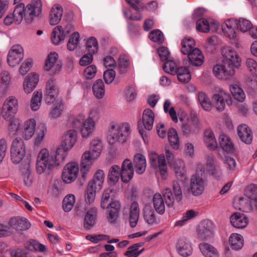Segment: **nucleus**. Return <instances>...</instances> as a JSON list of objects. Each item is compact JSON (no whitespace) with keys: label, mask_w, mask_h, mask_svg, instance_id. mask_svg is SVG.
<instances>
[{"label":"nucleus","mask_w":257,"mask_h":257,"mask_svg":"<svg viewBox=\"0 0 257 257\" xmlns=\"http://www.w3.org/2000/svg\"><path fill=\"white\" fill-rule=\"evenodd\" d=\"M52 107L50 108L48 116L51 120L56 119L61 117L64 111V104L62 100L51 103Z\"/></svg>","instance_id":"e433bc0d"},{"label":"nucleus","mask_w":257,"mask_h":257,"mask_svg":"<svg viewBox=\"0 0 257 257\" xmlns=\"http://www.w3.org/2000/svg\"><path fill=\"white\" fill-rule=\"evenodd\" d=\"M229 244L232 249L238 250L240 249L244 244L243 236L238 233H231L228 239Z\"/></svg>","instance_id":"a19ab883"},{"label":"nucleus","mask_w":257,"mask_h":257,"mask_svg":"<svg viewBox=\"0 0 257 257\" xmlns=\"http://www.w3.org/2000/svg\"><path fill=\"white\" fill-rule=\"evenodd\" d=\"M24 52L23 47L18 44L13 45L7 55V63L11 67L18 66L23 60Z\"/></svg>","instance_id":"f8f14e48"},{"label":"nucleus","mask_w":257,"mask_h":257,"mask_svg":"<svg viewBox=\"0 0 257 257\" xmlns=\"http://www.w3.org/2000/svg\"><path fill=\"white\" fill-rule=\"evenodd\" d=\"M206 185V180L202 173H196L190 180V188L191 193L194 196H199L203 193Z\"/></svg>","instance_id":"6e6552de"},{"label":"nucleus","mask_w":257,"mask_h":257,"mask_svg":"<svg viewBox=\"0 0 257 257\" xmlns=\"http://www.w3.org/2000/svg\"><path fill=\"white\" fill-rule=\"evenodd\" d=\"M212 71L214 75L218 79L227 80L235 74V70L228 65L224 64H216L213 67Z\"/></svg>","instance_id":"f3484780"},{"label":"nucleus","mask_w":257,"mask_h":257,"mask_svg":"<svg viewBox=\"0 0 257 257\" xmlns=\"http://www.w3.org/2000/svg\"><path fill=\"white\" fill-rule=\"evenodd\" d=\"M171 165L173 166L175 174L177 177H181L184 176L185 173V164L182 160H176Z\"/></svg>","instance_id":"052dcab7"},{"label":"nucleus","mask_w":257,"mask_h":257,"mask_svg":"<svg viewBox=\"0 0 257 257\" xmlns=\"http://www.w3.org/2000/svg\"><path fill=\"white\" fill-rule=\"evenodd\" d=\"M107 209L106 219L110 223H114L116 222L119 214L120 204L119 202H113Z\"/></svg>","instance_id":"72a5a7b5"},{"label":"nucleus","mask_w":257,"mask_h":257,"mask_svg":"<svg viewBox=\"0 0 257 257\" xmlns=\"http://www.w3.org/2000/svg\"><path fill=\"white\" fill-rule=\"evenodd\" d=\"M43 94L41 91H36L33 94L29 106L32 111H37L42 104Z\"/></svg>","instance_id":"8fccbe9b"},{"label":"nucleus","mask_w":257,"mask_h":257,"mask_svg":"<svg viewBox=\"0 0 257 257\" xmlns=\"http://www.w3.org/2000/svg\"><path fill=\"white\" fill-rule=\"evenodd\" d=\"M206 162V171L213 178L219 179L222 176V170L215 157L212 155H209L207 157Z\"/></svg>","instance_id":"412c9836"},{"label":"nucleus","mask_w":257,"mask_h":257,"mask_svg":"<svg viewBox=\"0 0 257 257\" xmlns=\"http://www.w3.org/2000/svg\"><path fill=\"white\" fill-rule=\"evenodd\" d=\"M97 214V209L95 207H91L86 211L83 222V227L85 229H90L94 226Z\"/></svg>","instance_id":"bb28decb"},{"label":"nucleus","mask_w":257,"mask_h":257,"mask_svg":"<svg viewBox=\"0 0 257 257\" xmlns=\"http://www.w3.org/2000/svg\"><path fill=\"white\" fill-rule=\"evenodd\" d=\"M9 227L21 231L23 230H27L30 227V223L28 220L25 218L16 217L12 218L9 222Z\"/></svg>","instance_id":"c756f323"},{"label":"nucleus","mask_w":257,"mask_h":257,"mask_svg":"<svg viewBox=\"0 0 257 257\" xmlns=\"http://www.w3.org/2000/svg\"><path fill=\"white\" fill-rule=\"evenodd\" d=\"M156 167H152L156 171L159 172L162 178L165 177L167 172V166L164 155H160V158L157 161Z\"/></svg>","instance_id":"13d9d810"},{"label":"nucleus","mask_w":257,"mask_h":257,"mask_svg":"<svg viewBox=\"0 0 257 257\" xmlns=\"http://www.w3.org/2000/svg\"><path fill=\"white\" fill-rule=\"evenodd\" d=\"M113 189L111 188L105 189L102 194L101 200V207L103 209H106L114 202H118L113 200Z\"/></svg>","instance_id":"ea45409f"},{"label":"nucleus","mask_w":257,"mask_h":257,"mask_svg":"<svg viewBox=\"0 0 257 257\" xmlns=\"http://www.w3.org/2000/svg\"><path fill=\"white\" fill-rule=\"evenodd\" d=\"M104 180V173L102 170H98L94 174L93 179L88 184L92 183L93 187L101 189Z\"/></svg>","instance_id":"864d4df0"},{"label":"nucleus","mask_w":257,"mask_h":257,"mask_svg":"<svg viewBox=\"0 0 257 257\" xmlns=\"http://www.w3.org/2000/svg\"><path fill=\"white\" fill-rule=\"evenodd\" d=\"M121 177L120 168L119 166L113 165L109 169L107 178L109 184L114 185L116 183Z\"/></svg>","instance_id":"49530a36"},{"label":"nucleus","mask_w":257,"mask_h":257,"mask_svg":"<svg viewBox=\"0 0 257 257\" xmlns=\"http://www.w3.org/2000/svg\"><path fill=\"white\" fill-rule=\"evenodd\" d=\"M131 133V126L128 123L111 122L107 131L108 142L110 145L123 143L129 138Z\"/></svg>","instance_id":"f03ea898"},{"label":"nucleus","mask_w":257,"mask_h":257,"mask_svg":"<svg viewBox=\"0 0 257 257\" xmlns=\"http://www.w3.org/2000/svg\"><path fill=\"white\" fill-rule=\"evenodd\" d=\"M182 123V131L185 135L197 132L199 130L198 121L196 118H189L184 116L180 118Z\"/></svg>","instance_id":"6ab92c4d"},{"label":"nucleus","mask_w":257,"mask_h":257,"mask_svg":"<svg viewBox=\"0 0 257 257\" xmlns=\"http://www.w3.org/2000/svg\"><path fill=\"white\" fill-rule=\"evenodd\" d=\"M176 74L178 80L181 82H188L191 79L188 70L183 66L178 67Z\"/></svg>","instance_id":"e2e57ef3"},{"label":"nucleus","mask_w":257,"mask_h":257,"mask_svg":"<svg viewBox=\"0 0 257 257\" xmlns=\"http://www.w3.org/2000/svg\"><path fill=\"white\" fill-rule=\"evenodd\" d=\"M237 133L242 142L249 144L252 140V134L250 128L245 124H242L237 128Z\"/></svg>","instance_id":"473e14b6"},{"label":"nucleus","mask_w":257,"mask_h":257,"mask_svg":"<svg viewBox=\"0 0 257 257\" xmlns=\"http://www.w3.org/2000/svg\"><path fill=\"white\" fill-rule=\"evenodd\" d=\"M26 154V145L21 138L15 139L11 147V159L14 164H19L23 160Z\"/></svg>","instance_id":"39448f33"},{"label":"nucleus","mask_w":257,"mask_h":257,"mask_svg":"<svg viewBox=\"0 0 257 257\" xmlns=\"http://www.w3.org/2000/svg\"><path fill=\"white\" fill-rule=\"evenodd\" d=\"M42 4L40 0H33L25 7V20L28 23H32L35 17H38L42 12Z\"/></svg>","instance_id":"2eb2a0df"},{"label":"nucleus","mask_w":257,"mask_h":257,"mask_svg":"<svg viewBox=\"0 0 257 257\" xmlns=\"http://www.w3.org/2000/svg\"><path fill=\"white\" fill-rule=\"evenodd\" d=\"M47 132L46 124L41 123L38 124L34 134L33 146L35 148L39 147L42 144Z\"/></svg>","instance_id":"2f4dec72"},{"label":"nucleus","mask_w":257,"mask_h":257,"mask_svg":"<svg viewBox=\"0 0 257 257\" xmlns=\"http://www.w3.org/2000/svg\"><path fill=\"white\" fill-rule=\"evenodd\" d=\"M128 220L130 225L132 227H135L138 223L140 215V207L138 202H133L128 208Z\"/></svg>","instance_id":"7c9ffc66"},{"label":"nucleus","mask_w":257,"mask_h":257,"mask_svg":"<svg viewBox=\"0 0 257 257\" xmlns=\"http://www.w3.org/2000/svg\"><path fill=\"white\" fill-rule=\"evenodd\" d=\"M168 137L170 145L175 149H179L180 146L179 137L175 129L171 128L169 130Z\"/></svg>","instance_id":"680f3d73"},{"label":"nucleus","mask_w":257,"mask_h":257,"mask_svg":"<svg viewBox=\"0 0 257 257\" xmlns=\"http://www.w3.org/2000/svg\"><path fill=\"white\" fill-rule=\"evenodd\" d=\"M155 118L153 110L150 108L145 109L143 113L142 121L145 130L150 131L152 129Z\"/></svg>","instance_id":"f704fd0d"},{"label":"nucleus","mask_w":257,"mask_h":257,"mask_svg":"<svg viewBox=\"0 0 257 257\" xmlns=\"http://www.w3.org/2000/svg\"><path fill=\"white\" fill-rule=\"evenodd\" d=\"M121 179L124 183L128 182L133 177L134 170L132 162L128 159H125L120 169Z\"/></svg>","instance_id":"b1692460"},{"label":"nucleus","mask_w":257,"mask_h":257,"mask_svg":"<svg viewBox=\"0 0 257 257\" xmlns=\"http://www.w3.org/2000/svg\"><path fill=\"white\" fill-rule=\"evenodd\" d=\"M92 183L88 184L85 193V200L87 204L93 203L95 198V190L97 188L93 187Z\"/></svg>","instance_id":"774afa93"},{"label":"nucleus","mask_w":257,"mask_h":257,"mask_svg":"<svg viewBox=\"0 0 257 257\" xmlns=\"http://www.w3.org/2000/svg\"><path fill=\"white\" fill-rule=\"evenodd\" d=\"M58 54L56 52H51L47 56L44 64V70L50 75H54L60 72L62 64L58 60Z\"/></svg>","instance_id":"9d476101"},{"label":"nucleus","mask_w":257,"mask_h":257,"mask_svg":"<svg viewBox=\"0 0 257 257\" xmlns=\"http://www.w3.org/2000/svg\"><path fill=\"white\" fill-rule=\"evenodd\" d=\"M103 149V144L102 141L97 138L93 139L89 145V149L87 151L89 152L92 154L94 155L97 157H99Z\"/></svg>","instance_id":"a18cd8bd"},{"label":"nucleus","mask_w":257,"mask_h":257,"mask_svg":"<svg viewBox=\"0 0 257 257\" xmlns=\"http://www.w3.org/2000/svg\"><path fill=\"white\" fill-rule=\"evenodd\" d=\"M39 80V75L31 72L25 78L23 83V90L26 94L31 93L36 87Z\"/></svg>","instance_id":"4be33fe9"},{"label":"nucleus","mask_w":257,"mask_h":257,"mask_svg":"<svg viewBox=\"0 0 257 257\" xmlns=\"http://www.w3.org/2000/svg\"><path fill=\"white\" fill-rule=\"evenodd\" d=\"M219 143L220 147L224 151L227 153H231L233 151V146L232 143L225 135H220Z\"/></svg>","instance_id":"4d7b16f0"},{"label":"nucleus","mask_w":257,"mask_h":257,"mask_svg":"<svg viewBox=\"0 0 257 257\" xmlns=\"http://www.w3.org/2000/svg\"><path fill=\"white\" fill-rule=\"evenodd\" d=\"M80 35L78 32H74L70 37L68 43L67 49L69 51H74L79 46Z\"/></svg>","instance_id":"0e129e2a"},{"label":"nucleus","mask_w":257,"mask_h":257,"mask_svg":"<svg viewBox=\"0 0 257 257\" xmlns=\"http://www.w3.org/2000/svg\"><path fill=\"white\" fill-rule=\"evenodd\" d=\"M25 6L23 3L17 5L13 13H9L4 20V23L6 26H10L12 24H20L23 21V17L25 16Z\"/></svg>","instance_id":"9b49d317"},{"label":"nucleus","mask_w":257,"mask_h":257,"mask_svg":"<svg viewBox=\"0 0 257 257\" xmlns=\"http://www.w3.org/2000/svg\"><path fill=\"white\" fill-rule=\"evenodd\" d=\"M63 9L60 4H55L51 8L48 17V21L50 25L58 24L62 19Z\"/></svg>","instance_id":"393cba45"},{"label":"nucleus","mask_w":257,"mask_h":257,"mask_svg":"<svg viewBox=\"0 0 257 257\" xmlns=\"http://www.w3.org/2000/svg\"><path fill=\"white\" fill-rule=\"evenodd\" d=\"M187 55L189 62L194 66H200L204 62L203 55L198 48L193 49Z\"/></svg>","instance_id":"c9c22d12"},{"label":"nucleus","mask_w":257,"mask_h":257,"mask_svg":"<svg viewBox=\"0 0 257 257\" xmlns=\"http://www.w3.org/2000/svg\"><path fill=\"white\" fill-rule=\"evenodd\" d=\"M94 96L98 99L102 98L105 94L104 84L101 79L96 80L92 86Z\"/></svg>","instance_id":"5fc2aeb1"},{"label":"nucleus","mask_w":257,"mask_h":257,"mask_svg":"<svg viewBox=\"0 0 257 257\" xmlns=\"http://www.w3.org/2000/svg\"><path fill=\"white\" fill-rule=\"evenodd\" d=\"M176 247L178 253L183 257H188L192 253L193 247L191 243L186 238H179L177 242Z\"/></svg>","instance_id":"5701e85b"},{"label":"nucleus","mask_w":257,"mask_h":257,"mask_svg":"<svg viewBox=\"0 0 257 257\" xmlns=\"http://www.w3.org/2000/svg\"><path fill=\"white\" fill-rule=\"evenodd\" d=\"M98 158L89 152L85 151L82 155L80 162V171L83 178L86 177L94 162Z\"/></svg>","instance_id":"a211bd4d"},{"label":"nucleus","mask_w":257,"mask_h":257,"mask_svg":"<svg viewBox=\"0 0 257 257\" xmlns=\"http://www.w3.org/2000/svg\"><path fill=\"white\" fill-rule=\"evenodd\" d=\"M134 163L136 172L139 174H143L146 170L147 163L145 157L141 154H137L134 157Z\"/></svg>","instance_id":"79ce46f5"},{"label":"nucleus","mask_w":257,"mask_h":257,"mask_svg":"<svg viewBox=\"0 0 257 257\" xmlns=\"http://www.w3.org/2000/svg\"><path fill=\"white\" fill-rule=\"evenodd\" d=\"M197 100L201 107L205 111H210L212 108V104L209 97L204 92L200 91L197 95Z\"/></svg>","instance_id":"de8ad7c7"},{"label":"nucleus","mask_w":257,"mask_h":257,"mask_svg":"<svg viewBox=\"0 0 257 257\" xmlns=\"http://www.w3.org/2000/svg\"><path fill=\"white\" fill-rule=\"evenodd\" d=\"M71 123L73 128L79 130L80 135L84 139H87L91 136L96 126L86 120L85 116L82 114L74 116Z\"/></svg>","instance_id":"20e7f679"},{"label":"nucleus","mask_w":257,"mask_h":257,"mask_svg":"<svg viewBox=\"0 0 257 257\" xmlns=\"http://www.w3.org/2000/svg\"><path fill=\"white\" fill-rule=\"evenodd\" d=\"M144 242H139L133 244L132 246L129 247L127 250L126 251L125 255L126 257H137L143 251L144 249L138 250V248L144 245Z\"/></svg>","instance_id":"338daca9"},{"label":"nucleus","mask_w":257,"mask_h":257,"mask_svg":"<svg viewBox=\"0 0 257 257\" xmlns=\"http://www.w3.org/2000/svg\"><path fill=\"white\" fill-rule=\"evenodd\" d=\"M138 90L135 85H128L123 90V97L127 102H132L137 98Z\"/></svg>","instance_id":"3c124183"},{"label":"nucleus","mask_w":257,"mask_h":257,"mask_svg":"<svg viewBox=\"0 0 257 257\" xmlns=\"http://www.w3.org/2000/svg\"><path fill=\"white\" fill-rule=\"evenodd\" d=\"M221 53L224 63L229 66L238 68L241 66V59L232 48L224 46L221 49Z\"/></svg>","instance_id":"0eeeda50"},{"label":"nucleus","mask_w":257,"mask_h":257,"mask_svg":"<svg viewBox=\"0 0 257 257\" xmlns=\"http://www.w3.org/2000/svg\"><path fill=\"white\" fill-rule=\"evenodd\" d=\"M36 124V121L34 118H30L26 120L22 128L21 138L26 141L31 139L37 130Z\"/></svg>","instance_id":"aec40b11"},{"label":"nucleus","mask_w":257,"mask_h":257,"mask_svg":"<svg viewBox=\"0 0 257 257\" xmlns=\"http://www.w3.org/2000/svg\"><path fill=\"white\" fill-rule=\"evenodd\" d=\"M59 89L55 79L50 78L46 82L44 91V98L48 105L58 101L62 100L59 96Z\"/></svg>","instance_id":"423d86ee"},{"label":"nucleus","mask_w":257,"mask_h":257,"mask_svg":"<svg viewBox=\"0 0 257 257\" xmlns=\"http://www.w3.org/2000/svg\"><path fill=\"white\" fill-rule=\"evenodd\" d=\"M181 184L177 181H173L172 187H167L162 191L163 196L159 193H156L153 198V203L155 210L162 214L165 211V204L168 208H174V205L179 203L183 198Z\"/></svg>","instance_id":"f257e3e1"},{"label":"nucleus","mask_w":257,"mask_h":257,"mask_svg":"<svg viewBox=\"0 0 257 257\" xmlns=\"http://www.w3.org/2000/svg\"><path fill=\"white\" fill-rule=\"evenodd\" d=\"M69 150H66L65 147H62V145L56 150H51L56 165H59L64 162L67 155V152Z\"/></svg>","instance_id":"58836bf2"},{"label":"nucleus","mask_w":257,"mask_h":257,"mask_svg":"<svg viewBox=\"0 0 257 257\" xmlns=\"http://www.w3.org/2000/svg\"><path fill=\"white\" fill-rule=\"evenodd\" d=\"M198 235L202 239H207L213 236V229L211 223L203 224L199 226Z\"/></svg>","instance_id":"37998d69"},{"label":"nucleus","mask_w":257,"mask_h":257,"mask_svg":"<svg viewBox=\"0 0 257 257\" xmlns=\"http://www.w3.org/2000/svg\"><path fill=\"white\" fill-rule=\"evenodd\" d=\"M18 108V102L14 96H10L5 100L1 108L3 111V117L5 119H10L17 112Z\"/></svg>","instance_id":"dca6fc26"},{"label":"nucleus","mask_w":257,"mask_h":257,"mask_svg":"<svg viewBox=\"0 0 257 257\" xmlns=\"http://www.w3.org/2000/svg\"><path fill=\"white\" fill-rule=\"evenodd\" d=\"M230 221L233 227L239 229H242L247 226L249 220L248 218L244 214L236 212L231 215Z\"/></svg>","instance_id":"cd10ccee"},{"label":"nucleus","mask_w":257,"mask_h":257,"mask_svg":"<svg viewBox=\"0 0 257 257\" xmlns=\"http://www.w3.org/2000/svg\"><path fill=\"white\" fill-rule=\"evenodd\" d=\"M199 249L204 257H218V250L213 245L207 243H201L199 245Z\"/></svg>","instance_id":"4c0bfd02"},{"label":"nucleus","mask_w":257,"mask_h":257,"mask_svg":"<svg viewBox=\"0 0 257 257\" xmlns=\"http://www.w3.org/2000/svg\"><path fill=\"white\" fill-rule=\"evenodd\" d=\"M130 62L128 57L121 54L119 56L118 61V69L119 73L121 74H125L128 72Z\"/></svg>","instance_id":"6e6d98bb"},{"label":"nucleus","mask_w":257,"mask_h":257,"mask_svg":"<svg viewBox=\"0 0 257 257\" xmlns=\"http://www.w3.org/2000/svg\"><path fill=\"white\" fill-rule=\"evenodd\" d=\"M212 105L218 111H222L225 107L226 104L230 105L232 99L230 95L222 89H219L212 97Z\"/></svg>","instance_id":"1a4fd4ad"},{"label":"nucleus","mask_w":257,"mask_h":257,"mask_svg":"<svg viewBox=\"0 0 257 257\" xmlns=\"http://www.w3.org/2000/svg\"><path fill=\"white\" fill-rule=\"evenodd\" d=\"M79 170V164L75 162L67 163L63 168L62 178L64 182L70 183L77 177Z\"/></svg>","instance_id":"ddd939ff"},{"label":"nucleus","mask_w":257,"mask_h":257,"mask_svg":"<svg viewBox=\"0 0 257 257\" xmlns=\"http://www.w3.org/2000/svg\"><path fill=\"white\" fill-rule=\"evenodd\" d=\"M77 141V133L74 130L67 131L62 137V146L66 150L71 149Z\"/></svg>","instance_id":"a878e982"},{"label":"nucleus","mask_w":257,"mask_h":257,"mask_svg":"<svg viewBox=\"0 0 257 257\" xmlns=\"http://www.w3.org/2000/svg\"><path fill=\"white\" fill-rule=\"evenodd\" d=\"M203 140L209 149L214 150L217 148V143L214 134L210 129H206L204 131Z\"/></svg>","instance_id":"c03bdc74"},{"label":"nucleus","mask_w":257,"mask_h":257,"mask_svg":"<svg viewBox=\"0 0 257 257\" xmlns=\"http://www.w3.org/2000/svg\"><path fill=\"white\" fill-rule=\"evenodd\" d=\"M195 44V41L192 38H184L181 43V52L184 55L188 54L194 49Z\"/></svg>","instance_id":"bf43d9fd"},{"label":"nucleus","mask_w":257,"mask_h":257,"mask_svg":"<svg viewBox=\"0 0 257 257\" xmlns=\"http://www.w3.org/2000/svg\"><path fill=\"white\" fill-rule=\"evenodd\" d=\"M230 92L233 98L239 102H242L245 98V95L242 89L236 84H233L229 86Z\"/></svg>","instance_id":"603ef678"},{"label":"nucleus","mask_w":257,"mask_h":257,"mask_svg":"<svg viewBox=\"0 0 257 257\" xmlns=\"http://www.w3.org/2000/svg\"><path fill=\"white\" fill-rule=\"evenodd\" d=\"M237 26V21L228 20L222 25V30L224 35L229 39H234L236 37L235 28Z\"/></svg>","instance_id":"c85d7f7f"},{"label":"nucleus","mask_w":257,"mask_h":257,"mask_svg":"<svg viewBox=\"0 0 257 257\" xmlns=\"http://www.w3.org/2000/svg\"><path fill=\"white\" fill-rule=\"evenodd\" d=\"M75 202V197L73 194H67L63 200V209L65 212H69L73 208Z\"/></svg>","instance_id":"69168bd1"},{"label":"nucleus","mask_w":257,"mask_h":257,"mask_svg":"<svg viewBox=\"0 0 257 257\" xmlns=\"http://www.w3.org/2000/svg\"><path fill=\"white\" fill-rule=\"evenodd\" d=\"M73 26L68 24L65 27L61 25L55 27L52 33L51 41L55 45H58L63 41L68 35L73 31Z\"/></svg>","instance_id":"4468645a"},{"label":"nucleus","mask_w":257,"mask_h":257,"mask_svg":"<svg viewBox=\"0 0 257 257\" xmlns=\"http://www.w3.org/2000/svg\"><path fill=\"white\" fill-rule=\"evenodd\" d=\"M53 157L51 150L43 148L40 151L37 155L36 163L37 174L49 175L51 173L56 166Z\"/></svg>","instance_id":"7ed1b4c3"},{"label":"nucleus","mask_w":257,"mask_h":257,"mask_svg":"<svg viewBox=\"0 0 257 257\" xmlns=\"http://www.w3.org/2000/svg\"><path fill=\"white\" fill-rule=\"evenodd\" d=\"M234 207L243 212H249L251 210L249 200L248 198L240 197L233 203Z\"/></svg>","instance_id":"09e8293b"}]
</instances>
